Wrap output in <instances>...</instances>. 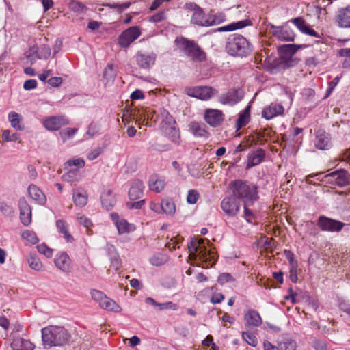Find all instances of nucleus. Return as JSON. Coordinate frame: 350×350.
Listing matches in <instances>:
<instances>
[{
  "label": "nucleus",
  "instance_id": "obj_4",
  "mask_svg": "<svg viewBox=\"0 0 350 350\" xmlns=\"http://www.w3.org/2000/svg\"><path fill=\"white\" fill-rule=\"evenodd\" d=\"M226 48L230 55L241 57L247 55L252 51L249 42L239 34H235L229 39Z\"/></svg>",
  "mask_w": 350,
  "mask_h": 350
},
{
  "label": "nucleus",
  "instance_id": "obj_40",
  "mask_svg": "<svg viewBox=\"0 0 350 350\" xmlns=\"http://www.w3.org/2000/svg\"><path fill=\"white\" fill-rule=\"evenodd\" d=\"M56 227L59 232L64 234V238L66 239L68 242L72 241V237L69 234L68 231V224L64 220H57Z\"/></svg>",
  "mask_w": 350,
  "mask_h": 350
},
{
  "label": "nucleus",
  "instance_id": "obj_11",
  "mask_svg": "<svg viewBox=\"0 0 350 350\" xmlns=\"http://www.w3.org/2000/svg\"><path fill=\"white\" fill-rule=\"evenodd\" d=\"M317 226L323 231L328 232H340L345 226V224L339 221L327 217L325 216H320L317 221Z\"/></svg>",
  "mask_w": 350,
  "mask_h": 350
},
{
  "label": "nucleus",
  "instance_id": "obj_59",
  "mask_svg": "<svg viewBox=\"0 0 350 350\" xmlns=\"http://www.w3.org/2000/svg\"><path fill=\"white\" fill-rule=\"evenodd\" d=\"M37 249L40 254L44 255L47 258H51L53 256L52 249L49 248L44 243L38 245Z\"/></svg>",
  "mask_w": 350,
  "mask_h": 350
},
{
  "label": "nucleus",
  "instance_id": "obj_2",
  "mask_svg": "<svg viewBox=\"0 0 350 350\" xmlns=\"http://www.w3.org/2000/svg\"><path fill=\"white\" fill-rule=\"evenodd\" d=\"M70 334L62 326L50 325L42 329V339L45 348L62 346L68 342Z\"/></svg>",
  "mask_w": 350,
  "mask_h": 350
},
{
  "label": "nucleus",
  "instance_id": "obj_27",
  "mask_svg": "<svg viewBox=\"0 0 350 350\" xmlns=\"http://www.w3.org/2000/svg\"><path fill=\"white\" fill-rule=\"evenodd\" d=\"M11 347L14 350H33L34 345L29 340L17 337L15 338L11 343Z\"/></svg>",
  "mask_w": 350,
  "mask_h": 350
},
{
  "label": "nucleus",
  "instance_id": "obj_12",
  "mask_svg": "<svg viewBox=\"0 0 350 350\" xmlns=\"http://www.w3.org/2000/svg\"><path fill=\"white\" fill-rule=\"evenodd\" d=\"M222 211L229 217L236 216L240 210V204L234 196L226 197L221 202Z\"/></svg>",
  "mask_w": 350,
  "mask_h": 350
},
{
  "label": "nucleus",
  "instance_id": "obj_33",
  "mask_svg": "<svg viewBox=\"0 0 350 350\" xmlns=\"http://www.w3.org/2000/svg\"><path fill=\"white\" fill-rule=\"evenodd\" d=\"M315 146L320 150H328L331 148L330 139L325 133H321L317 136Z\"/></svg>",
  "mask_w": 350,
  "mask_h": 350
},
{
  "label": "nucleus",
  "instance_id": "obj_8",
  "mask_svg": "<svg viewBox=\"0 0 350 350\" xmlns=\"http://www.w3.org/2000/svg\"><path fill=\"white\" fill-rule=\"evenodd\" d=\"M51 53V48L47 44H43L40 46H33L25 53L27 60L33 64L37 59H46L50 57Z\"/></svg>",
  "mask_w": 350,
  "mask_h": 350
},
{
  "label": "nucleus",
  "instance_id": "obj_54",
  "mask_svg": "<svg viewBox=\"0 0 350 350\" xmlns=\"http://www.w3.org/2000/svg\"><path fill=\"white\" fill-rule=\"evenodd\" d=\"M163 116L165 117V119L162 122V129H163L164 126L172 127L176 126V121L168 112L164 111Z\"/></svg>",
  "mask_w": 350,
  "mask_h": 350
},
{
  "label": "nucleus",
  "instance_id": "obj_48",
  "mask_svg": "<svg viewBox=\"0 0 350 350\" xmlns=\"http://www.w3.org/2000/svg\"><path fill=\"white\" fill-rule=\"evenodd\" d=\"M116 75V73L114 70L113 64H109L104 70L103 77L107 80V82H111L113 81Z\"/></svg>",
  "mask_w": 350,
  "mask_h": 350
},
{
  "label": "nucleus",
  "instance_id": "obj_5",
  "mask_svg": "<svg viewBox=\"0 0 350 350\" xmlns=\"http://www.w3.org/2000/svg\"><path fill=\"white\" fill-rule=\"evenodd\" d=\"M187 15H191V22L193 24L200 26H206L207 15H206L202 9L196 3L189 2L184 6Z\"/></svg>",
  "mask_w": 350,
  "mask_h": 350
},
{
  "label": "nucleus",
  "instance_id": "obj_26",
  "mask_svg": "<svg viewBox=\"0 0 350 350\" xmlns=\"http://www.w3.org/2000/svg\"><path fill=\"white\" fill-rule=\"evenodd\" d=\"M29 197L36 203L44 205L46 202V198L44 193L35 185H30L28 188Z\"/></svg>",
  "mask_w": 350,
  "mask_h": 350
},
{
  "label": "nucleus",
  "instance_id": "obj_19",
  "mask_svg": "<svg viewBox=\"0 0 350 350\" xmlns=\"http://www.w3.org/2000/svg\"><path fill=\"white\" fill-rule=\"evenodd\" d=\"M336 22L340 27H350V6L340 8L336 13Z\"/></svg>",
  "mask_w": 350,
  "mask_h": 350
},
{
  "label": "nucleus",
  "instance_id": "obj_39",
  "mask_svg": "<svg viewBox=\"0 0 350 350\" xmlns=\"http://www.w3.org/2000/svg\"><path fill=\"white\" fill-rule=\"evenodd\" d=\"M162 213L173 215L176 212V206L171 199H164L161 201Z\"/></svg>",
  "mask_w": 350,
  "mask_h": 350
},
{
  "label": "nucleus",
  "instance_id": "obj_16",
  "mask_svg": "<svg viewBox=\"0 0 350 350\" xmlns=\"http://www.w3.org/2000/svg\"><path fill=\"white\" fill-rule=\"evenodd\" d=\"M68 124V121L64 116H50L43 121L44 127L51 131H57Z\"/></svg>",
  "mask_w": 350,
  "mask_h": 350
},
{
  "label": "nucleus",
  "instance_id": "obj_42",
  "mask_svg": "<svg viewBox=\"0 0 350 350\" xmlns=\"http://www.w3.org/2000/svg\"><path fill=\"white\" fill-rule=\"evenodd\" d=\"M168 260L167 256L163 253H156L153 254L149 261L154 266H161L165 264Z\"/></svg>",
  "mask_w": 350,
  "mask_h": 350
},
{
  "label": "nucleus",
  "instance_id": "obj_25",
  "mask_svg": "<svg viewBox=\"0 0 350 350\" xmlns=\"http://www.w3.org/2000/svg\"><path fill=\"white\" fill-rule=\"evenodd\" d=\"M244 320L245 325L248 327H258L262 323V319L259 313L252 309L245 312Z\"/></svg>",
  "mask_w": 350,
  "mask_h": 350
},
{
  "label": "nucleus",
  "instance_id": "obj_53",
  "mask_svg": "<svg viewBox=\"0 0 350 350\" xmlns=\"http://www.w3.org/2000/svg\"><path fill=\"white\" fill-rule=\"evenodd\" d=\"M242 337L248 345L253 347H256L257 345V339L254 334L247 332H243L242 333Z\"/></svg>",
  "mask_w": 350,
  "mask_h": 350
},
{
  "label": "nucleus",
  "instance_id": "obj_31",
  "mask_svg": "<svg viewBox=\"0 0 350 350\" xmlns=\"http://www.w3.org/2000/svg\"><path fill=\"white\" fill-rule=\"evenodd\" d=\"M163 131L167 136L169 139L171 140L175 144L178 145L180 143V131L176 128V126L172 127L164 126Z\"/></svg>",
  "mask_w": 350,
  "mask_h": 350
},
{
  "label": "nucleus",
  "instance_id": "obj_52",
  "mask_svg": "<svg viewBox=\"0 0 350 350\" xmlns=\"http://www.w3.org/2000/svg\"><path fill=\"white\" fill-rule=\"evenodd\" d=\"M303 45H297L294 44H284L281 46V49L284 52L287 53L289 55L295 54L299 49L302 48Z\"/></svg>",
  "mask_w": 350,
  "mask_h": 350
},
{
  "label": "nucleus",
  "instance_id": "obj_57",
  "mask_svg": "<svg viewBox=\"0 0 350 350\" xmlns=\"http://www.w3.org/2000/svg\"><path fill=\"white\" fill-rule=\"evenodd\" d=\"M90 295L93 300L100 305L106 295L100 291L93 289L90 291Z\"/></svg>",
  "mask_w": 350,
  "mask_h": 350
},
{
  "label": "nucleus",
  "instance_id": "obj_38",
  "mask_svg": "<svg viewBox=\"0 0 350 350\" xmlns=\"http://www.w3.org/2000/svg\"><path fill=\"white\" fill-rule=\"evenodd\" d=\"M249 25L248 21H240L237 23H232L226 26L220 27L217 29L219 32L231 31L238 29H241Z\"/></svg>",
  "mask_w": 350,
  "mask_h": 350
},
{
  "label": "nucleus",
  "instance_id": "obj_37",
  "mask_svg": "<svg viewBox=\"0 0 350 350\" xmlns=\"http://www.w3.org/2000/svg\"><path fill=\"white\" fill-rule=\"evenodd\" d=\"M62 178L64 181L72 183L79 181L81 178V176L79 170L70 168L62 175Z\"/></svg>",
  "mask_w": 350,
  "mask_h": 350
},
{
  "label": "nucleus",
  "instance_id": "obj_30",
  "mask_svg": "<svg viewBox=\"0 0 350 350\" xmlns=\"http://www.w3.org/2000/svg\"><path fill=\"white\" fill-rule=\"evenodd\" d=\"M190 129L192 133L198 137H208V132L206 126L202 122H192L190 124Z\"/></svg>",
  "mask_w": 350,
  "mask_h": 350
},
{
  "label": "nucleus",
  "instance_id": "obj_3",
  "mask_svg": "<svg viewBox=\"0 0 350 350\" xmlns=\"http://www.w3.org/2000/svg\"><path fill=\"white\" fill-rule=\"evenodd\" d=\"M236 198L240 199L246 206H252L258 199L257 187L247 182L237 180L230 185Z\"/></svg>",
  "mask_w": 350,
  "mask_h": 350
},
{
  "label": "nucleus",
  "instance_id": "obj_18",
  "mask_svg": "<svg viewBox=\"0 0 350 350\" xmlns=\"http://www.w3.org/2000/svg\"><path fill=\"white\" fill-rule=\"evenodd\" d=\"M54 263L56 267L64 273H68L71 271V260L65 252L56 255Z\"/></svg>",
  "mask_w": 350,
  "mask_h": 350
},
{
  "label": "nucleus",
  "instance_id": "obj_47",
  "mask_svg": "<svg viewBox=\"0 0 350 350\" xmlns=\"http://www.w3.org/2000/svg\"><path fill=\"white\" fill-rule=\"evenodd\" d=\"M131 116L138 124H144L146 120L144 111L141 109H135L131 113Z\"/></svg>",
  "mask_w": 350,
  "mask_h": 350
},
{
  "label": "nucleus",
  "instance_id": "obj_64",
  "mask_svg": "<svg viewBox=\"0 0 350 350\" xmlns=\"http://www.w3.org/2000/svg\"><path fill=\"white\" fill-rule=\"evenodd\" d=\"M164 19H165V12L161 11L152 15L151 17H150L148 21L152 23H159L163 21Z\"/></svg>",
  "mask_w": 350,
  "mask_h": 350
},
{
  "label": "nucleus",
  "instance_id": "obj_13",
  "mask_svg": "<svg viewBox=\"0 0 350 350\" xmlns=\"http://www.w3.org/2000/svg\"><path fill=\"white\" fill-rule=\"evenodd\" d=\"M243 92L241 89L236 88L221 94L219 101L223 105L232 106L243 99Z\"/></svg>",
  "mask_w": 350,
  "mask_h": 350
},
{
  "label": "nucleus",
  "instance_id": "obj_51",
  "mask_svg": "<svg viewBox=\"0 0 350 350\" xmlns=\"http://www.w3.org/2000/svg\"><path fill=\"white\" fill-rule=\"evenodd\" d=\"M85 161L82 158L70 159L66 163V165L68 167H72L75 166L77 167L76 169L77 170L83 168L85 166Z\"/></svg>",
  "mask_w": 350,
  "mask_h": 350
},
{
  "label": "nucleus",
  "instance_id": "obj_63",
  "mask_svg": "<svg viewBox=\"0 0 350 350\" xmlns=\"http://www.w3.org/2000/svg\"><path fill=\"white\" fill-rule=\"evenodd\" d=\"M232 281H234V279H233L232 276L231 275V274H230L228 273H221L219 275L218 279H217V282L221 284H224L226 282H232Z\"/></svg>",
  "mask_w": 350,
  "mask_h": 350
},
{
  "label": "nucleus",
  "instance_id": "obj_62",
  "mask_svg": "<svg viewBox=\"0 0 350 350\" xmlns=\"http://www.w3.org/2000/svg\"><path fill=\"white\" fill-rule=\"evenodd\" d=\"M297 267L298 265L290 266L289 278L292 282L296 283L297 282Z\"/></svg>",
  "mask_w": 350,
  "mask_h": 350
},
{
  "label": "nucleus",
  "instance_id": "obj_56",
  "mask_svg": "<svg viewBox=\"0 0 350 350\" xmlns=\"http://www.w3.org/2000/svg\"><path fill=\"white\" fill-rule=\"evenodd\" d=\"M22 237L24 239L27 240L29 243L32 244H35L38 241V238L37 237L35 232L29 230H25L23 232Z\"/></svg>",
  "mask_w": 350,
  "mask_h": 350
},
{
  "label": "nucleus",
  "instance_id": "obj_22",
  "mask_svg": "<svg viewBox=\"0 0 350 350\" xmlns=\"http://www.w3.org/2000/svg\"><path fill=\"white\" fill-rule=\"evenodd\" d=\"M19 209L22 223L25 226L29 225L31 221V208L24 198L19 200Z\"/></svg>",
  "mask_w": 350,
  "mask_h": 350
},
{
  "label": "nucleus",
  "instance_id": "obj_10",
  "mask_svg": "<svg viewBox=\"0 0 350 350\" xmlns=\"http://www.w3.org/2000/svg\"><path fill=\"white\" fill-rule=\"evenodd\" d=\"M141 35V31L137 26L131 27L124 30L118 38V43L123 48H127Z\"/></svg>",
  "mask_w": 350,
  "mask_h": 350
},
{
  "label": "nucleus",
  "instance_id": "obj_49",
  "mask_svg": "<svg viewBox=\"0 0 350 350\" xmlns=\"http://www.w3.org/2000/svg\"><path fill=\"white\" fill-rule=\"evenodd\" d=\"M20 137L19 134L14 133H11V131L8 129L3 131L2 139L5 142H15L17 141Z\"/></svg>",
  "mask_w": 350,
  "mask_h": 350
},
{
  "label": "nucleus",
  "instance_id": "obj_32",
  "mask_svg": "<svg viewBox=\"0 0 350 350\" xmlns=\"http://www.w3.org/2000/svg\"><path fill=\"white\" fill-rule=\"evenodd\" d=\"M8 120L10 122L11 126L17 131H23L24 126L21 124L23 121L22 116L15 112L11 111L8 113Z\"/></svg>",
  "mask_w": 350,
  "mask_h": 350
},
{
  "label": "nucleus",
  "instance_id": "obj_21",
  "mask_svg": "<svg viewBox=\"0 0 350 350\" xmlns=\"http://www.w3.org/2000/svg\"><path fill=\"white\" fill-rule=\"evenodd\" d=\"M156 57L157 55L154 53L150 54L138 53L136 55V62L139 66L147 69L154 64Z\"/></svg>",
  "mask_w": 350,
  "mask_h": 350
},
{
  "label": "nucleus",
  "instance_id": "obj_61",
  "mask_svg": "<svg viewBox=\"0 0 350 350\" xmlns=\"http://www.w3.org/2000/svg\"><path fill=\"white\" fill-rule=\"evenodd\" d=\"M78 222L84 227L89 228L92 226L91 220L83 215L79 214L77 217Z\"/></svg>",
  "mask_w": 350,
  "mask_h": 350
},
{
  "label": "nucleus",
  "instance_id": "obj_55",
  "mask_svg": "<svg viewBox=\"0 0 350 350\" xmlns=\"http://www.w3.org/2000/svg\"><path fill=\"white\" fill-rule=\"evenodd\" d=\"M103 152V148L100 146L96 147L91 150L87 154V159L90 161H93L97 159Z\"/></svg>",
  "mask_w": 350,
  "mask_h": 350
},
{
  "label": "nucleus",
  "instance_id": "obj_6",
  "mask_svg": "<svg viewBox=\"0 0 350 350\" xmlns=\"http://www.w3.org/2000/svg\"><path fill=\"white\" fill-rule=\"evenodd\" d=\"M178 42L187 55L196 61L201 62L205 59V53L193 41L182 38Z\"/></svg>",
  "mask_w": 350,
  "mask_h": 350
},
{
  "label": "nucleus",
  "instance_id": "obj_20",
  "mask_svg": "<svg viewBox=\"0 0 350 350\" xmlns=\"http://www.w3.org/2000/svg\"><path fill=\"white\" fill-rule=\"evenodd\" d=\"M284 111V109L282 105L272 103L264 108L262 116L267 120H271L277 116L283 114Z\"/></svg>",
  "mask_w": 350,
  "mask_h": 350
},
{
  "label": "nucleus",
  "instance_id": "obj_1",
  "mask_svg": "<svg viewBox=\"0 0 350 350\" xmlns=\"http://www.w3.org/2000/svg\"><path fill=\"white\" fill-rule=\"evenodd\" d=\"M190 260L200 262L202 267H212L216 262L215 254L207 250L202 239H191L188 244Z\"/></svg>",
  "mask_w": 350,
  "mask_h": 350
},
{
  "label": "nucleus",
  "instance_id": "obj_29",
  "mask_svg": "<svg viewBox=\"0 0 350 350\" xmlns=\"http://www.w3.org/2000/svg\"><path fill=\"white\" fill-rule=\"evenodd\" d=\"M100 199L103 207L107 210L112 208L116 202L111 189L104 190L101 195Z\"/></svg>",
  "mask_w": 350,
  "mask_h": 350
},
{
  "label": "nucleus",
  "instance_id": "obj_7",
  "mask_svg": "<svg viewBox=\"0 0 350 350\" xmlns=\"http://www.w3.org/2000/svg\"><path fill=\"white\" fill-rule=\"evenodd\" d=\"M323 181L342 187L350 183V174L346 170H336L324 176Z\"/></svg>",
  "mask_w": 350,
  "mask_h": 350
},
{
  "label": "nucleus",
  "instance_id": "obj_41",
  "mask_svg": "<svg viewBox=\"0 0 350 350\" xmlns=\"http://www.w3.org/2000/svg\"><path fill=\"white\" fill-rule=\"evenodd\" d=\"M250 107L247 106L245 110L239 114V117L237 120V129H240L243 126H245L250 120Z\"/></svg>",
  "mask_w": 350,
  "mask_h": 350
},
{
  "label": "nucleus",
  "instance_id": "obj_17",
  "mask_svg": "<svg viewBox=\"0 0 350 350\" xmlns=\"http://www.w3.org/2000/svg\"><path fill=\"white\" fill-rule=\"evenodd\" d=\"M111 218L120 234L129 233L135 230L134 224L129 223L124 219L120 218L118 215L116 213H112L111 214Z\"/></svg>",
  "mask_w": 350,
  "mask_h": 350
},
{
  "label": "nucleus",
  "instance_id": "obj_24",
  "mask_svg": "<svg viewBox=\"0 0 350 350\" xmlns=\"http://www.w3.org/2000/svg\"><path fill=\"white\" fill-rule=\"evenodd\" d=\"M291 22L297 27V29L303 33L319 38V33L312 29L309 25L306 24L305 21L301 18L297 17L291 20Z\"/></svg>",
  "mask_w": 350,
  "mask_h": 350
},
{
  "label": "nucleus",
  "instance_id": "obj_9",
  "mask_svg": "<svg viewBox=\"0 0 350 350\" xmlns=\"http://www.w3.org/2000/svg\"><path fill=\"white\" fill-rule=\"evenodd\" d=\"M187 94L202 100H208L217 94V90L210 86H198L187 88L185 90Z\"/></svg>",
  "mask_w": 350,
  "mask_h": 350
},
{
  "label": "nucleus",
  "instance_id": "obj_36",
  "mask_svg": "<svg viewBox=\"0 0 350 350\" xmlns=\"http://www.w3.org/2000/svg\"><path fill=\"white\" fill-rule=\"evenodd\" d=\"M27 262L31 269L36 271H42L44 269V266L39 259V258L35 255L30 254L27 258Z\"/></svg>",
  "mask_w": 350,
  "mask_h": 350
},
{
  "label": "nucleus",
  "instance_id": "obj_44",
  "mask_svg": "<svg viewBox=\"0 0 350 350\" xmlns=\"http://www.w3.org/2000/svg\"><path fill=\"white\" fill-rule=\"evenodd\" d=\"M225 21V16L223 14H215L207 15L206 26H213L220 24Z\"/></svg>",
  "mask_w": 350,
  "mask_h": 350
},
{
  "label": "nucleus",
  "instance_id": "obj_35",
  "mask_svg": "<svg viewBox=\"0 0 350 350\" xmlns=\"http://www.w3.org/2000/svg\"><path fill=\"white\" fill-rule=\"evenodd\" d=\"M165 183L163 179L157 176H152L149 180L150 189L157 193L161 191L165 187Z\"/></svg>",
  "mask_w": 350,
  "mask_h": 350
},
{
  "label": "nucleus",
  "instance_id": "obj_60",
  "mask_svg": "<svg viewBox=\"0 0 350 350\" xmlns=\"http://www.w3.org/2000/svg\"><path fill=\"white\" fill-rule=\"evenodd\" d=\"M99 126L97 124L92 123L88 128L86 135H88L89 138H92L99 133Z\"/></svg>",
  "mask_w": 350,
  "mask_h": 350
},
{
  "label": "nucleus",
  "instance_id": "obj_45",
  "mask_svg": "<svg viewBox=\"0 0 350 350\" xmlns=\"http://www.w3.org/2000/svg\"><path fill=\"white\" fill-rule=\"evenodd\" d=\"M72 200L76 206H84L88 202V195L82 193H74Z\"/></svg>",
  "mask_w": 350,
  "mask_h": 350
},
{
  "label": "nucleus",
  "instance_id": "obj_58",
  "mask_svg": "<svg viewBox=\"0 0 350 350\" xmlns=\"http://www.w3.org/2000/svg\"><path fill=\"white\" fill-rule=\"evenodd\" d=\"M199 193L194 189L189 190L188 191L187 201L189 204H194L197 202L199 198Z\"/></svg>",
  "mask_w": 350,
  "mask_h": 350
},
{
  "label": "nucleus",
  "instance_id": "obj_50",
  "mask_svg": "<svg viewBox=\"0 0 350 350\" xmlns=\"http://www.w3.org/2000/svg\"><path fill=\"white\" fill-rule=\"evenodd\" d=\"M279 350H296V342L291 340H286L278 344Z\"/></svg>",
  "mask_w": 350,
  "mask_h": 350
},
{
  "label": "nucleus",
  "instance_id": "obj_23",
  "mask_svg": "<svg viewBox=\"0 0 350 350\" xmlns=\"http://www.w3.org/2000/svg\"><path fill=\"white\" fill-rule=\"evenodd\" d=\"M265 152L262 148H258L251 152L247 156V168L260 164L264 159Z\"/></svg>",
  "mask_w": 350,
  "mask_h": 350
},
{
  "label": "nucleus",
  "instance_id": "obj_28",
  "mask_svg": "<svg viewBox=\"0 0 350 350\" xmlns=\"http://www.w3.org/2000/svg\"><path fill=\"white\" fill-rule=\"evenodd\" d=\"M144 184L139 180H135L129 191V196L131 200H137L140 198L143 195Z\"/></svg>",
  "mask_w": 350,
  "mask_h": 350
},
{
  "label": "nucleus",
  "instance_id": "obj_15",
  "mask_svg": "<svg viewBox=\"0 0 350 350\" xmlns=\"http://www.w3.org/2000/svg\"><path fill=\"white\" fill-rule=\"evenodd\" d=\"M271 29L272 35L280 41L292 42L295 40V34L290 28L271 25Z\"/></svg>",
  "mask_w": 350,
  "mask_h": 350
},
{
  "label": "nucleus",
  "instance_id": "obj_46",
  "mask_svg": "<svg viewBox=\"0 0 350 350\" xmlns=\"http://www.w3.org/2000/svg\"><path fill=\"white\" fill-rule=\"evenodd\" d=\"M78 129L76 128H66L59 132V135L64 142L71 139L77 133Z\"/></svg>",
  "mask_w": 350,
  "mask_h": 350
},
{
  "label": "nucleus",
  "instance_id": "obj_34",
  "mask_svg": "<svg viewBox=\"0 0 350 350\" xmlns=\"http://www.w3.org/2000/svg\"><path fill=\"white\" fill-rule=\"evenodd\" d=\"M99 306L101 308L108 311H112L115 312H119L121 311L120 306L117 304L115 301L107 296Z\"/></svg>",
  "mask_w": 350,
  "mask_h": 350
},
{
  "label": "nucleus",
  "instance_id": "obj_14",
  "mask_svg": "<svg viewBox=\"0 0 350 350\" xmlns=\"http://www.w3.org/2000/svg\"><path fill=\"white\" fill-rule=\"evenodd\" d=\"M204 119L208 124L216 127L223 122L224 114L218 109H206L204 111Z\"/></svg>",
  "mask_w": 350,
  "mask_h": 350
},
{
  "label": "nucleus",
  "instance_id": "obj_43",
  "mask_svg": "<svg viewBox=\"0 0 350 350\" xmlns=\"http://www.w3.org/2000/svg\"><path fill=\"white\" fill-rule=\"evenodd\" d=\"M68 6L71 11L77 13V14H83L86 10L85 5L74 0H70L68 3Z\"/></svg>",
  "mask_w": 350,
  "mask_h": 350
}]
</instances>
